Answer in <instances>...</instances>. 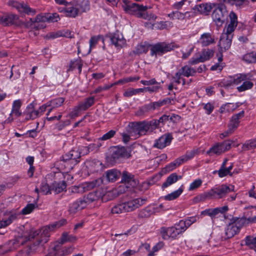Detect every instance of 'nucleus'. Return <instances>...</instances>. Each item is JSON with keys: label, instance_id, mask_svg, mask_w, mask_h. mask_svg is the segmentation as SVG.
Instances as JSON below:
<instances>
[{"label": "nucleus", "instance_id": "f257e3e1", "mask_svg": "<svg viewBox=\"0 0 256 256\" xmlns=\"http://www.w3.org/2000/svg\"><path fill=\"white\" fill-rule=\"evenodd\" d=\"M48 228H43L41 234L34 228L24 232L22 236L6 243L9 252L15 250L20 246L24 244L28 241H32V244L29 246L26 251L28 255L30 254L36 250L39 246H43L48 242Z\"/></svg>", "mask_w": 256, "mask_h": 256}, {"label": "nucleus", "instance_id": "f03ea898", "mask_svg": "<svg viewBox=\"0 0 256 256\" xmlns=\"http://www.w3.org/2000/svg\"><path fill=\"white\" fill-rule=\"evenodd\" d=\"M227 14L226 6L224 4H220L213 11L212 16L218 28L221 27L225 22Z\"/></svg>", "mask_w": 256, "mask_h": 256}, {"label": "nucleus", "instance_id": "7ed1b4c3", "mask_svg": "<svg viewBox=\"0 0 256 256\" xmlns=\"http://www.w3.org/2000/svg\"><path fill=\"white\" fill-rule=\"evenodd\" d=\"M178 47V46L174 42L170 44H166V42L158 43L152 46L150 50L151 55L158 54L162 56L164 53L174 50L175 48Z\"/></svg>", "mask_w": 256, "mask_h": 256}, {"label": "nucleus", "instance_id": "20e7f679", "mask_svg": "<svg viewBox=\"0 0 256 256\" xmlns=\"http://www.w3.org/2000/svg\"><path fill=\"white\" fill-rule=\"evenodd\" d=\"M8 4L16 8L20 14L34 16L36 13L35 9L30 8L27 3L24 2L10 0L8 2Z\"/></svg>", "mask_w": 256, "mask_h": 256}, {"label": "nucleus", "instance_id": "39448f33", "mask_svg": "<svg viewBox=\"0 0 256 256\" xmlns=\"http://www.w3.org/2000/svg\"><path fill=\"white\" fill-rule=\"evenodd\" d=\"M239 218L236 217L232 218L230 220L225 230V239L230 238L239 232L242 227V224H239Z\"/></svg>", "mask_w": 256, "mask_h": 256}, {"label": "nucleus", "instance_id": "423d86ee", "mask_svg": "<svg viewBox=\"0 0 256 256\" xmlns=\"http://www.w3.org/2000/svg\"><path fill=\"white\" fill-rule=\"evenodd\" d=\"M143 122H130L126 128V132L136 138L144 135Z\"/></svg>", "mask_w": 256, "mask_h": 256}, {"label": "nucleus", "instance_id": "0eeeda50", "mask_svg": "<svg viewBox=\"0 0 256 256\" xmlns=\"http://www.w3.org/2000/svg\"><path fill=\"white\" fill-rule=\"evenodd\" d=\"M230 140L224 141L221 143H217L212 146L208 152L207 154L212 156L214 154L220 155L231 148Z\"/></svg>", "mask_w": 256, "mask_h": 256}, {"label": "nucleus", "instance_id": "6e6552de", "mask_svg": "<svg viewBox=\"0 0 256 256\" xmlns=\"http://www.w3.org/2000/svg\"><path fill=\"white\" fill-rule=\"evenodd\" d=\"M121 182L128 184L129 186H119V191L122 192V189L128 188L130 186L134 188L136 187L138 182L137 180L134 178V176L132 174L127 171H124L122 174Z\"/></svg>", "mask_w": 256, "mask_h": 256}, {"label": "nucleus", "instance_id": "1a4fd4ad", "mask_svg": "<svg viewBox=\"0 0 256 256\" xmlns=\"http://www.w3.org/2000/svg\"><path fill=\"white\" fill-rule=\"evenodd\" d=\"M102 180L98 178L95 180L86 182L85 184L74 186L72 188V192H73L78 193L85 192L86 190H89L96 187L99 186L102 184Z\"/></svg>", "mask_w": 256, "mask_h": 256}, {"label": "nucleus", "instance_id": "9d476101", "mask_svg": "<svg viewBox=\"0 0 256 256\" xmlns=\"http://www.w3.org/2000/svg\"><path fill=\"white\" fill-rule=\"evenodd\" d=\"M122 7L124 10L128 14L135 15L136 16L138 15L142 8H144L142 5L132 2L128 0H123Z\"/></svg>", "mask_w": 256, "mask_h": 256}, {"label": "nucleus", "instance_id": "9b49d317", "mask_svg": "<svg viewBox=\"0 0 256 256\" xmlns=\"http://www.w3.org/2000/svg\"><path fill=\"white\" fill-rule=\"evenodd\" d=\"M146 198H137L123 202L126 212L134 210L144 204Z\"/></svg>", "mask_w": 256, "mask_h": 256}, {"label": "nucleus", "instance_id": "f8f14e48", "mask_svg": "<svg viewBox=\"0 0 256 256\" xmlns=\"http://www.w3.org/2000/svg\"><path fill=\"white\" fill-rule=\"evenodd\" d=\"M0 24L4 26H20L21 22L19 16L15 14H6L0 17Z\"/></svg>", "mask_w": 256, "mask_h": 256}, {"label": "nucleus", "instance_id": "ddd939ff", "mask_svg": "<svg viewBox=\"0 0 256 256\" xmlns=\"http://www.w3.org/2000/svg\"><path fill=\"white\" fill-rule=\"evenodd\" d=\"M120 176L121 173L119 170L116 169H112L105 172L102 177L100 178L103 180L102 184L104 182H113L118 180Z\"/></svg>", "mask_w": 256, "mask_h": 256}, {"label": "nucleus", "instance_id": "4468645a", "mask_svg": "<svg viewBox=\"0 0 256 256\" xmlns=\"http://www.w3.org/2000/svg\"><path fill=\"white\" fill-rule=\"evenodd\" d=\"M112 43L118 48H121L126 44V39L122 34L116 32L110 36Z\"/></svg>", "mask_w": 256, "mask_h": 256}, {"label": "nucleus", "instance_id": "2eb2a0df", "mask_svg": "<svg viewBox=\"0 0 256 256\" xmlns=\"http://www.w3.org/2000/svg\"><path fill=\"white\" fill-rule=\"evenodd\" d=\"M74 249V248L72 246L63 247L62 244L58 242L53 248V253L52 254V256H64L65 254L71 253Z\"/></svg>", "mask_w": 256, "mask_h": 256}, {"label": "nucleus", "instance_id": "dca6fc26", "mask_svg": "<svg viewBox=\"0 0 256 256\" xmlns=\"http://www.w3.org/2000/svg\"><path fill=\"white\" fill-rule=\"evenodd\" d=\"M172 139V136L171 134H164L156 140L154 146L159 149H162L169 145Z\"/></svg>", "mask_w": 256, "mask_h": 256}, {"label": "nucleus", "instance_id": "f3484780", "mask_svg": "<svg viewBox=\"0 0 256 256\" xmlns=\"http://www.w3.org/2000/svg\"><path fill=\"white\" fill-rule=\"evenodd\" d=\"M216 196L218 198H222L224 197L230 192L234 191V186H228L226 184H222L214 188Z\"/></svg>", "mask_w": 256, "mask_h": 256}, {"label": "nucleus", "instance_id": "a211bd4d", "mask_svg": "<svg viewBox=\"0 0 256 256\" xmlns=\"http://www.w3.org/2000/svg\"><path fill=\"white\" fill-rule=\"evenodd\" d=\"M80 14V6L78 4L69 2L66 4L65 15L70 18H76Z\"/></svg>", "mask_w": 256, "mask_h": 256}, {"label": "nucleus", "instance_id": "6ab92c4d", "mask_svg": "<svg viewBox=\"0 0 256 256\" xmlns=\"http://www.w3.org/2000/svg\"><path fill=\"white\" fill-rule=\"evenodd\" d=\"M232 39L226 34H222L218 44L220 52H225L230 48Z\"/></svg>", "mask_w": 256, "mask_h": 256}, {"label": "nucleus", "instance_id": "aec40b11", "mask_svg": "<svg viewBox=\"0 0 256 256\" xmlns=\"http://www.w3.org/2000/svg\"><path fill=\"white\" fill-rule=\"evenodd\" d=\"M71 158L75 164L78 162V159L80 158L82 156L84 155L88 152V148L86 146H82L80 150H72L70 152Z\"/></svg>", "mask_w": 256, "mask_h": 256}, {"label": "nucleus", "instance_id": "412c9836", "mask_svg": "<svg viewBox=\"0 0 256 256\" xmlns=\"http://www.w3.org/2000/svg\"><path fill=\"white\" fill-rule=\"evenodd\" d=\"M130 156V150L128 148L121 147L118 148L112 154L114 159L120 158H128Z\"/></svg>", "mask_w": 256, "mask_h": 256}, {"label": "nucleus", "instance_id": "4be33fe9", "mask_svg": "<svg viewBox=\"0 0 256 256\" xmlns=\"http://www.w3.org/2000/svg\"><path fill=\"white\" fill-rule=\"evenodd\" d=\"M142 122L145 134L147 132H152L159 126L157 120H153L150 122L142 121Z\"/></svg>", "mask_w": 256, "mask_h": 256}, {"label": "nucleus", "instance_id": "5701e85b", "mask_svg": "<svg viewBox=\"0 0 256 256\" xmlns=\"http://www.w3.org/2000/svg\"><path fill=\"white\" fill-rule=\"evenodd\" d=\"M244 115V110H242L240 112L232 116L228 126H230V128L236 130L239 125L240 122V119L242 118Z\"/></svg>", "mask_w": 256, "mask_h": 256}, {"label": "nucleus", "instance_id": "b1692460", "mask_svg": "<svg viewBox=\"0 0 256 256\" xmlns=\"http://www.w3.org/2000/svg\"><path fill=\"white\" fill-rule=\"evenodd\" d=\"M240 106L239 103H226V104H222L219 110V112L221 114L226 113V112H231L236 110Z\"/></svg>", "mask_w": 256, "mask_h": 256}, {"label": "nucleus", "instance_id": "393cba45", "mask_svg": "<svg viewBox=\"0 0 256 256\" xmlns=\"http://www.w3.org/2000/svg\"><path fill=\"white\" fill-rule=\"evenodd\" d=\"M199 42L203 46H208L214 43V40L213 36L210 33L202 34L199 40Z\"/></svg>", "mask_w": 256, "mask_h": 256}, {"label": "nucleus", "instance_id": "a878e982", "mask_svg": "<svg viewBox=\"0 0 256 256\" xmlns=\"http://www.w3.org/2000/svg\"><path fill=\"white\" fill-rule=\"evenodd\" d=\"M64 100V98L59 97L49 101L48 102V106H51L52 108L48 110L46 115L48 116L53 108H56L62 106L63 104Z\"/></svg>", "mask_w": 256, "mask_h": 256}, {"label": "nucleus", "instance_id": "bb28decb", "mask_svg": "<svg viewBox=\"0 0 256 256\" xmlns=\"http://www.w3.org/2000/svg\"><path fill=\"white\" fill-rule=\"evenodd\" d=\"M181 178L182 176H178L176 173H172L167 178L166 182L162 184V188H167Z\"/></svg>", "mask_w": 256, "mask_h": 256}, {"label": "nucleus", "instance_id": "cd10ccee", "mask_svg": "<svg viewBox=\"0 0 256 256\" xmlns=\"http://www.w3.org/2000/svg\"><path fill=\"white\" fill-rule=\"evenodd\" d=\"M177 72L180 73L182 76L189 77L190 76H194L196 72V70L194 68L186 65L182 66Z\"/></svg>", "mask_w": 256, "mask_h": 256}, {"label": "nucleus", "instance_id": "c85d7f7f", "mask_svg": "<svg viewBox=\"0 0 256 256\" xmlns=\"http://www.w3.org/2000/svg\"><path fill=\"white\" fill-rule=\"evenodd\" d=\"M40 112L38 110H34L33 106L30 104L27 108V112L25 114H26V120H34L39 116Z\"/></svg>", "mask_w": 256, "mask_h": 256}, {"label": "nucleus", "instance_id": "c756f323", "mask_svg": "<svg viewBox=\"0 0 256 256\" xmlns=\"http://www.w3.org/2000/svg\"><path fill=\"white\" fill-rule=\"evenodd\" d=\"M146 6H144V8H142L140 10L136 17L139 18H142L148 20H154L156 19V16L152 13L148 14L147 12L146 11Z\"/></svg>", "mask_w": 256, "mask_h": 256}, {"label": "nucleus", "instance_id": "7c9ffc66", "mask_svg": "<svg viewBox=\"0 0 256 256\" xmlns=\"http://www.w3.org/2000/svg\"><path fill=\"white\" fill-rule=\"evenodd\" d=\"M84 202L82 198L74 202L70 206L69 210L72 214H75L76 212L81 210L86 207Z\"/></svg>", "mask_w": 256, "mask_h": 256}, {"label": "nucleus", "instance_id": "2f4dec72", "mask_svg": "<svg viewBox=\"0 0 256 256\" xmlns=\"http://www.w3.org/2000/svg\"><path fill=\"white\" fill-rule=\"evenodd\" d=\"M214 52L212 50L204 49L200 54V61L202 62L210 60L214 56Z\"/></svg>", "mask_w": 256, "mask_h": 256}, {"label": "nucleus", "instance_id": "473e14b6", "mask_svg": "<svg viewBox=\"0 0 256 256\" xmlns=\"http://www.w3.org/2000/svg\"><path fill=\"white\" fill-rule=\"evenodd\" d=\"M66 220H64H64H62L60 221L56 222L54 224H51L50 226H46L40 229L36 230V231L40 232V233L41 234L42 233V231L43 228H49V229H48L49 230L48 231V238L50 237V230H54L55 228H60V226H64V224H66Z\"/></svg>", "mask_w": 256, "mask_h": 256}, {"label": "nucleus", "instance_id": "72a5a7b5", "mask_svg": "<svg viewBox=\"0 0 256 256\" xmlns=\"http://www.w3.org/2000/svg\"><path fill=\"white\" fill-rule=\"evenodd\" d=\"M223 1L228 4L235 6L238 9L242 8L247 3L246 0H223Z\"/></svg>", "mask_w": 256, "mask_h": 256}, {"label": "nucleus", "instance_id": "f704fd0d", "mask_svg": "<svg viewBox=\"0 0 256 256\" xmlns=\"http://www.w3.org/2000/svg\"><path fill=\"white\" fill-rule=\"evenodd\" d=\"M66 188V184L64 181L61 182H54L52 186V190L55 194L62 192Z\"/></svg>", "mask_w": 256, "mask_h": 256}, {"label": "nucleus", "instance_id": "c9c22d12", "mask_svg": "<svg viewBox=\"0 0 256 256\" xmlns=\"http://www.w3.org/2000/svg\"><path fill=\"white\" fill-rule=\"evenodd\" d=\"M95 98L94 96H90L84 100L82 102L79 104L82 110H86L92 106L94 103Z\"/></svg>", "mask_w": 256, "mask_h": 256}, {"label": "nucleus", "instance_id": "e433bc0d", "mask_svg": "<svg viewBox=\"0 0 256 256\" xmlns=\"http://www.w3.org/2000/svg\"><path fill=\"white\" fill-rule=\"evenodd\" d=\"M22 103L20 100H16L12 104V108L10 115H14L18 117L22 115V112L20 111V108Z\"/></svg>", "mask_w": 256, "mask_h": 256}, {"label": "nucleus", "instance_id": "4c0bfd02", "mask_svg": "<svg viewBox=\"0 0 256 256\" xmlns=\"http://www.w3.org/2000/svg\"><path fill=\"white\" fill-rule=\"evenodd\" d=\"M184 189L182 186L176 190H175L172 193L165 196H164V199L166 200H174L178 198L180 196L182 193Z\"/></svg>", "mask_w": 256, "mask_h": 256}, {"label": "nucleus", "instance_id": "58836bf2", "mask_svg": "<svg viewBox=\"0 0 256 256\" xmlns=\"http://www.w3.org/2000/svg\"><path fill=\"white\" fill-rule=\"evenodd\" d=\"M154 214V209L152 206H148L142 210L138 213V216L142 218H147Z\"/></svg>", "mask_w": 256, "mask_h": 256}, {"label": "nucleus", "instance_id": "ea45409f", "mask_svg": "<svg viewBox=\"0 0 256 256\" xmlns=\"http://www.w3.org/2000/svg\"><path fill=\"white\" fill-rule=\"evenodd\" d=\"M197 9L201 14H208L212 9L210 4H202L197 6Z\"/></svg>", "mask_w": 256, "mask_h": 256}, {"label": "nucleus", "instance_id": "a19ab883", "mask_svg": "<svg viewBox=\"0 0 256 256\" xmlns=\"http://www.w3.org/2000/svg\"><path fill=\"white\" fill-rule=\"evenodd\" d=\"M98 198V196L96 195V192H90L87 194L86 196H84L83 198H82V200L83 202H84V204H86V206L90 204L93 202L97 200Z\"/></svg>", "mask_w": 256, "mask_h": 256}, {"label": "nucleus", "instance_id": "79ce46f5", "mask_svg": "<svg viewBox=\"0 0 256 256\" xmlns=\"http://www.w3.org/2000/svg\"><path fill=\"white\" fill-rule=\"evenodd\" d=\"M77 240V238L76 236L73 235H68V232H64L62 234L60 238V243L62 244L67 242H74Z\"/></svg>", "mask_w": 256, "mask_h": 256}, {"label": "nucleus", "instance_id": "37998d69", "mask_svg": "<svg viewBox=\"0 0 256 256\" xmlns=\"http://www.w3.org/2000/svg\"><path fill=\"white\" fill-rule=\"evenodd\" d=\"M245 244L256 252V236H247L245 239Z\"/></svg>", "mask_w": 256, "mask_h": 256}, {"label": "nucleus", "instance_id": "c03bdc74", "mask_svg": "<svg viewBox=\"0 0 256 256\" xmlns=\"http://www.w3.org/2000/svg\"><path fill=\"white\" fill-rule=\"evenodd\" d=\"M236 26L228 24L224 30L222 34H226V36L230 38H233V32H234Z\"/></svg>", "mask_w": 256, "mask_h": 256}, {"label": "nucleus", "instance_id": "a18cd8bd", "mask_svg": "<svg viewBox=\"0 0 256 256\" xmlns=\"http://www.w3.org/2000/svg\"><path fill=\"white\" fill-rule=\"evenodd\" d=\"M254 84L252 82L246 80L244 82L241 86L237 88V90L239 92H242L252 88Z\"/></svg>", "mask_w": 256, "mask_h": 256}, {"label": "nucleus", "instance_id": "49530a36", "mask_svg": "<svg viewBox=\"0 0 256 256\" xmlns=\"http://www.w3.org/2000/svg\"><path fill=\"white\" fill-rule=\"evenodd\" d=\"M239 220V224H242V226H244L250 224H252V223H256V216H254V217L252 218H238Z\"/></svg>", "mask_w": 256, "mask_h": 256}, {"label": "nucleus", "instance_id": "de8ad7c7", "mask_svg": "<svg viewBox=\"0 0 256 256\" xmlns=\"http://www.w3.org/2000/svg\"><path fill=\"white\" fill-rule=\"evenodd\" d=\"M247 76L244 74H238L232 78L233 84H238L242 82L247 80Z\"/></svg>", "mask_w": 256, "mask_h": 256}, {"label": "nucleus", "instance_id": "09e8293b", "mask_svg": "<svg viewBox=\"0 0 256 256\" xmlns=\"http://www.w3.org/2000/svg\"><path fill=\"white\" fill-rule=\"evenodd\" d=\"M125 212L123 202L114 206L111 210L112 214H120Z\"/></svg>", "mask_w": 256, "mask_h": 256}, {"label": "nucleus", "instance_id": "8fccbe9b", "mask_svg": "<svg viewBox=\"0 0 256 256\" xmlns=\"http://www.w3.org/2000/svg\"><path fill=\"white\" fill-rule=\"evenodd\" d=\"M255 148H256V138L246 142L242 145V147L244 150H249Z\"/></svg>", "mask_w": 256, "mask_h": 256}, {"label": "nucleus", "instance_id": "3c124183", "mask_svg": "<svg viewBox=\"0 0 256 256\" xmlns=\"http://www.w3.org/2000/svg\"><path fill=\"white\" fill-rule=\"evenodd\" d=\"M148 51L147 46L144 44H138L136 50L134 51V53L137 54H140L143 53H146Z\"/></svg>", "mask_w": 256, "mask_h": 256}, {"label": "nucleus", "instance_id": "603ef678", "mask_svg": "<svg viewBox=\"0 0 256 256\" xmlns=\"http://www.w3.org/2000/svg\"><path fill=\"white\" fill-rule=\"evenodd\" d=\"M182 162L179 158H176L174 162L170 163L166 166V169L168 171H171L178 166L182 164Z\"/></svg>", "mask_w": 256, "mask_h": 256}, {"label": "nucleus", "instance_id": "864d4df0", "mask_svg": "<svg viewBox=\"0 0 256 256\" xmlns=\"http://www.w3.org/2000/svg\"><path fill=\"white\" fill-rule=\"evenodd\" d=\"M244 60L248 62H256V53L252 52L245 54L244 56Z\"/></svg>", "mask_w": 256, "mask_h": 256}, {"label": "nucleus", "instance_id": "5fc2aeb1", "mask_svg": "<svg viewBox=\"0 0 256 256\" xmlns=\"http://www.w3.org/2000/svg\"><path fill=\"white\" fill-rule=\"evenodd\" d=\"M46 21L48 22H56L60 20L59 15L57 13L46 14Z\"/></svg>", "mask_w": 256, "mask_h": 256}, {"label": "nucleus", "instance_id": "6e6d98bb", "mask_svg": "<svg viewBox=\"0 0 256 256\" xmlns=\"http://www.w3.org/2000/svg\"><path fill=\"white\" fill-rule=\"evenodd\" d=\"M195 154L194 151H190L189 152H187L186 154L178 158L180 160L182 163H184L185 162L192 158Z\"/></svg>", "mask_w": 256, "mask_h": 256}, {"label": "nucleus", "instance_id": "4d7b16f0", "mask_svg": "<svg viewBox=\"0 0 256 256\" xmlns=\"http://www.w3.org/2000/svg\"><path fill=\"white\" fill-rule=\"evenodd\" d=\"M175 100L174 98H166L162 100L158 101L159 106L168 104H174Z\"/></svg>", "mask_w": 256, "mask_h": 256}, {"label": "nucleus", "instance_id": "13d9d810", "mask_svg": "<svg viewBox=\"0 0 256 256\" xmlns=\"http://www.w3.org/2000/svg\"><path fill=\"white\" fill-rule=\"evenodd\" d=\"M168 233L169 238H176L180 234V232L178 231V229L176 228V227L172 226L168 228Z\"/></svg>", "mask_w": 256, "mask_h": 256}, {"label": "nucleus", "instance_id": "bf43d9fd", "mask_svg": "<svg viewBox=\"0 0 256 256\" xmlns=\"http://www.w3.org/2000/svg\"><path fill=\"white\" fill-rule=\"evenodd\" d=\"M202 184V180L200 179H197L192 182L189 186L188 190L192 191L198 188Z\"/></svg>", "mask_w": 256, "mask_h": 256}, {"label": "nucleus", "instance_id": "052dcab7", "mask_svg": "<svg viewBox=\"0 0 256 256\" xmlns=\"http://www.w3.org/2000/svg\"><path fill=\"white\" fill-rule=\"evenodd\" d=\"M214 190V188H212L209 191L204 192L202 194L204 200L206 199H212L214 198H216V192Z\"/></svg>", "mask_w": 256, "mask_h": 256}, {"label": "nucleus", "instance_id": "680f3d73", "mask_svg": "<svg viewBox=\"0 0 256 256\" xmlns=\"http://www.w3.org/2000/svg\"><path fill=\"white\" fill-rule=\"evenodd\" d=\"M144 106L148 112L150 111H153L156 108H160L158 102H151L148 104H145Z\"/></svg>", "mask_w": 256, "mask_h": 256}, {"label": "nucleus", "instance_id": "e2e57ef3", "mask_svg": "<svg viewBox=\"0 0 256 256\" xmlns=\"http://www.w3.org/2000/svg\"><path fill=\"white\" fill-rule=\"evenodd\" d=\"M82 108H81L80 105L78 104L77 106H74L72 111L69 114V116L71 118H74L78 116L79 112L82 111Z\"/></svg>", "mask_w": 256, "mask_h": 256}, {"label": "nucleus", "instance_id": "0e129e2a", "mask_svg": "<svg viewBox=\"0 0 256 256\" xmlns=\"http://www.w3.org/2000/svg\"><path fill=\"white\" fill-rule=\"evenodd\" d=\"M186 13V12L184 14L181 12L176 11L172 12L171 14H170L169 16H170L173 19L184 20L185 18Z\"/></svg>", "mask_w": 256, "mask_h": 256}, {"label": "nucleus", "instance_id": "69168bd1", "mask_svg": "<svg viewBox=\"0 0 256 256\" xmlns=\"http://www.w3.org/2000/svg\"><path fill=\"white\" fill-rule=\"evenodd\" d=\"M36 205L34 204H28L22 210L23 214H29L32 212L35 208Z\"/></svg>", "mask_w": 256, "mask_h": 256}, {"label": "nucleus", "instance_id": "338daca9", "mask_svg": "<svg viewBox=\"0 0 256 256\" xmlns=\"http://www.w3.org/2000/svg\"><path fill=\"white\" fill-rule=\"evenodd\" d=\"M220 213V210L217 208L214 209H208L204 211L202 214H204L210 216H214Z\"/></svg>", "mask_w": 256, "mask_h": 256}, {"label": "nucleus", "instance_id": "774afa93", "mask_svg": "<svg viewBox=\"0 0 256 256\" xmlns=\"http://www.w3.org/2000/svg\"><path fill=\"white\" fill-rule=\"evenodd\" d=\"M40 192L45 194H48L52 193V186L50 187L46 183H42L40 187Z\"/></svg>", "mask_w": 256, "mask_h": 256}]
</instances>
